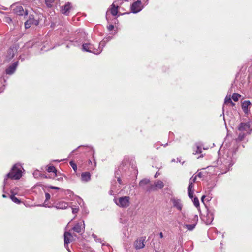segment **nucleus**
<instances>
[{
    "label": "nucleus",
    "instance_id": "ddd939ff",
    "mask_svg": "<svg viewBox=\"0 0 252 252\" xmlns=\"http://www.w3.org/2000/svg\"><path fill=\"white\" fill-rule=\"evenodd\" d=\"M18 65V62H15L11 65H10L5 70L6 73L7 74L11 75L13 74Z\"/></svg>",
    "mask_w": 252,
    "mask_h": 252
},
{
    "label": "nucleus",
    "instance_id": "79ce46f5",
    "mask_svg": "<svg viewBox=\"0 0 252 252\" xmlns=\"http://www.w3.org/2000/svg\"><path fill=\"white\" fill-rule=\"evenodd\" d=\"M196 176L197 177L198 176L200 178H201L202 177V173L201 172H200L197 174Z\"/></svg>",
    "mask_w": 252,
    "mask_h": 252
},
{
    "label": "nucleus",
    "instance_id": "39448f33",
    "mask_svg": "<svg viewBox=\"0 0 252 252\" xmlns=\"http://www.w3.org/2000/svg\"><path fill=\"white\" fill-rule=\"evenodd\" d=\"M142 8L141 1L137 0L133 3L131 6V10L133 13H136L141 10Z\"/></svg>",
    "mask_w": 252,
    "mask_h": 252
},
{
    "label": "nucleus",
    "instance_id": "a19ab883",
    "mask_svg": "<svg viewBox=\"0 0 252 252\" xmlns=\"http://www.w3.org/2000/svg\"><path fill=\"white\" fill-rule=\"evenodd\" d=\"M117 181H118V183H119L120 184H121V185H122V180H121V178L118 177V179H117Z\"/></svg>",
    "mask_w": 252,
    "mask_h": 252
},
{
    "label": "nucleus",
    "instance_id": "72a5a7b5",
    "mask_svg": "<svg viewBox=\"0 0 252 252\" xmlns=\"http://www.w3.org/2000/svg\"><path fill=\"white\" fill-rule=\"evenodd\" d=\"M50 197H51V196L50 195L49 193H45V198H46V199H45V201L44 202V203L45 204L46 202L49 200L50 199Z\"/></svg>",
    "mask_w": 252,
    "mask_h": 252
},
{
    "label": "nucleus",
    "instance_id": "09e8293b",
    "mask_svg": "<svg viewBox=\"0 0 252 252\" xmlns=\"http://www.w3.org/2000/svg\"><path fill=\"white\" fill-rule=\"evenodd\" d=\"M157 176V175H155V177H156Z\"/></svg>",
    "mask_w": 252,
    "mask_h": 252
},
{
    "label": "nucleus",
    "instance_id": "a878e982",
    "mask_svg": "<svg viewBox=\"0 0 252 252\" xmlns=\"http://www.w3.org/2000/svg\"><path fill=\"white\" fill-rule=\"evenodd\" d=\"M196 224L194 223L192 224H186L184 226V227L186 228L189 230H192Z\"/></svg>",
    "mask_w": 252,
    "mask_h": 252
},
{
    "label": "nucleus",
    "instance_id": "2f4dec72",
    "mask_svg": "<svg viewBox=\"0 0 252 252\" xmlns=\"http://www.w3.org/2000/svg\"><path fill=\"white\" fill-rule=\"evenodd\" d=\"M193 183L189 182L188 190H194L193 189Z\"/></svg>",
    "mask_w": 252,
    "mask_h": 252
},
{
    "label": "nucleus",
    "instance_id": "a211bd4d",
    "mask_svg": "<svg viewBox=\"0 0 252 252\" xmlns=\"http://www.w3.org/2000/svg\"><path fill=\"white\" fill-rule=\"evenodd\" d=\"M82 47L84 50L91 52L92 49V45L90 43H84L82 45Z\"/></svg>",
    "mask_w": 252,
    "mask_h": 252
},
{
    "label": "nucleus",
    "instance_id": "20e7f679",
    "mask_svg": "<svg viewBox=\"0 0 252 252\" xmlns=\"http://www.w3.org/2000/svg\"><path fill=\"white\" fill-rule=\"evenodd\" d=\"M129 196H124L120 197L118 199V202L116 201L115 202L117 205L121 207L126 208L129 206Z\"/></svg>",
    "mask_w": 252,
    "mask_h": 252
},
{
    "label": "nucleus",
    "instance_id": "1a4fd4ad",
    "mask_svg": "<svg viewBox=\"0 0 252 252\" xmlns=\"http://www.w3.org/2000/svg\"><path fill=\"white\" fill-rule=\"evenodd\" d=\"M250 128V124L249 122L241 123L238 127L239 131L241 132H248Z\"/></svg>",
    "mask_w": 252,
    "mask_h": 252
},
{
    "label": "nucleus",
    "instance_id": "0eeeda50",
    "mask_svg": "<svg viewBox=\"0 0 252 252\" xmlns=\"http://www.w3.org/2000/svg\"><path fill=\"white\" fill-rule=\"evenodd\" d=\"M85 226L84 221L83 220L81 222L76 223L72 228V230L75 232L80 233H81L82 231H84Z\"/></svg>",
    "mask_w": 252,
    "mask_h": 252
},
{
    "label": "nucleus",
    "instance_id": "c03bdc74",
    "mask_svg": "<svg viewBox=\"0 0 252 252\" xmlns=\"http://www.w3.org/2000/svg\"><path fill=\"white\" fill-rule=\"evenodd\" d=\"M159 236H160V237L161 238H162L163 237V235L162 232H160V233H159Z\"/></svg>",
    "mask_w": 252,
    "mask_h": 252
},
{
    "label": "nucleus",
    "instance_id": "58836bf2",
    "mask_svg": "<svg viewBox=\"0 0 252 252\" xmlns=\"http://www.w3.org/2000/svg\"><path fill=\"white\" fill-rule=\"evenodd\" d=\"M78 208H72V212L73 214L77 213L78 211Z\"/></svg>",
    "mask_w": 252,
    "mask_h": 252
},
{
    "label": "nucleus",
    "instance_id": "c85d7f7f",
    "mask_svg": "<svg viewBox=\"0 0 252 252\" xmlns=\"http://www.w3.org/2000/svg\"><path fill=\"white\" fill-rule=\"evenodd\" d=\"M193 201L194 205L197 208L199 207V200L198 199V198L197 197H194V199H193Z\"/></svg>",
    "mask_w": 252,
    "mask_h": 252
},
{
    "label": "nucleus",
    "instance_id": "4be33fe9",
    "mask_svg": "<svg viewBox=\"0 0 252 252\" xmlns=\"http://www.w3.org/2000/svg\"><path fill=\"white\" fill-rule=\"evenodd\" d=\"M150 181L149 179H144L141 180L139 182V186L140 187L143 188L145 185L149 184L150 183Z\"/></svg>",
    "mask_w": 252,
    "mask_h": 252
},
{
    "label": "nucleus",
    "instance_id": "cd10ccee",
    "mask_svg": "<svg viewBox=\"0 0 252 252\" xmlns=\"http://www.w3.org/2000/svg\"><path fill=\"white\" fill-rule=\"evenodd\" d=\"M10 198L13 202L19 204L20 203V201L17 197H16L14 195H11Z\"/></svg>",
    "mask_w": 252,
    "mask_h": 252
},
{
    "label": "nucleus",
    "instance_id": "412c9836",
    "mask_svg": "<svg viewBox=\"0 0 252 252\" xmlns=\"http://www.w3.org/2000/svg\"><path fill=\"white\" fill-rule=\"evenodd\" d=\"M207 216L209 218L208 219L205 220V219L203 218V220H204V221H205L206 224L207 225H208V224H210L211 223V222H212V221L213 220V218L212 217V214H208Z\"/></svg>",
    "mask_w": 252,
    "mask_h": 252
},
{
    "label": "nucleus",
    "instance_id": "dca6fc26",
    "mask_svg": "<svg viewBox=\"0 0 252 252\" xmlns=\"http://www.w3.org/2000/svg\"><path fill=\"white\" fill-rule=\"evenodd\" d=\"M118 8H119V6L117 5H116L114 3H113L112 4L111 7L110 8L109 11H110L111 14L113 16L117 15L118 12Z\"/></svg>",
    "mask_w": 252,
    "mask_h": 252
},
{
    "label": "nucleus",
    "instance_id": "7c9ffc66",
    "mask_svg": "<svg viewBox=\"0 0 252 252\" xmlns=\"http://www.w3.org/2000/svg\"><path fill=\"white\" fill-rule=\"evenodd\" d=\"M188 191L189 196L190 198H193L194 190H188Z\"/></svg>",
    "mask_w": 252,
    "mask_h": 252
},
{
    "label": "nucleus",
    "instance_id": "473e14b6",
    "mask_svg": "<svg viewBox=\"0 0 252 252\" xmlns=\"http://www.w3.org/2000/svg\"><path fill=\"white\" fill-rule=\"evenodd\" d=\"M196 179H197V176H192L190 179L189 182L194 184L196 182Z\"/></svg>",
    "mask_w": 252,
    "mask_h": 252
},
{
    "label": "nucleus",
    "instance_id": "49530a36",
    "mask_svg": "<svg viewBox=\"0 0 252 252\" xmlns=\"http://www.w3.org/2000/svg\"><path fill=\"white\" fill-rule=\"evenodd\" d=\"M2 197H3V198H5V197H6V196L5 194H3V195H2Z\"/></svg>",
    "mask_w": 252,
    "mask_h": 252
},
{
    "label": "nucleus",
    "instance_id": "e433bc0d",
    "mask_svg": "<svg viewBox=\"0 0 252 252\" xmlns=\"http://www.w3.org/2000/svg\"><path fill=\"white\" fill-rule=\"evenodd\" d=\"M196 154H197V153H200L201 152V148H200L199 147H197L196 148Z\"/></svg>",
    "mask_w": 252,
    "mask_h": 252
},
{
    "label": "nucleus",
    "instance_id": "5701e85b",
    "mask_svg": "<svg viewBox=\"0 0 252 252\" xmlns=\"http://www.w3.org/2000/svg\"><path fill=\"white\" fill-rule=\"evenodd\" d=\"M8 57L9 59H12L14 56V52L13 49L10 48L7 51Z\"/></svg>",
    "mask_w": 252,
    "mask_h": 252
},
{
    "label": "nucleus",
    "instance_id": "c756f323",
    "mask_svg": "<svg viewBox=\"0 0 252 252\" xmlns=\"http://www.w3.org/2000/svg\"><path fill=\"white\" fill-rule=\"evenodd\" d=\"M243 132H241V133H239L238 135V138L240 141L243 140L244 137H245L246 134Z\"/></svg>",
    "mask_w": 252,
    "mask_h": 252
},
{
    "label": "nucleus",
    "instance_id": "aec40b11",
    "mask_svg": "<svg viewBox=\"0 0 252 252\" xmlns=\"http://www.w3.org/2000/svg\"><path fill=\"white\" fill-rule=\"evenodd\" d=\"M59 0H45V4L48 7H52L54 4L56 3Z\"/></svg>",
    "mask_w": 252,
    "mask_h": 252
},
{
    "label": "nucleus",
    "instance_id": "bb28decb",
    "mask_svg": "<svg viewBox=\"0 0 252 252\" xmlns=\"http://www.w3.org/2000/svg\"><path fill=\"white\" fill-rule=\"evenodd\" d=\"M69 164L72 167L74 171L76 172L77 169V165L76 164V163L74 161H71L69 162Z\"/></svg>",
    "mask_w": 252,
    "mask_h": 252
},
{
    "label": "nucleus",
    "instance_id": "c9c22d12",
    "mask_svg": "<svg viewBox=\"0 0 252 252\" xmlns=\"http://www.w3.org/2000/svg\"><path fill=\"white\" fill-rule=\"evenodd\" d=\"M114 26L113 25L111 24L107 26V29L109 31H111L113 30Z\"/></svg>",
    "mask_w": 252,
    "mask_h": 252
},
{
    "label": "nucleus",
    "instance_id": "a18cd8bd",
    "mask_svg": "<svg viewBox=\"0 0 252 252\" xmlns=\"http://www.w3.org/2000/svg\"><path fill=\"white\" fill-rule=\"evenodd\" d=\"M229 104H230L232 106H235V103H233L232 101V103H230Z\"/></svg>",
    "mask_w": 252,
    "mask_h": 252
},
{
    "label": "nucleus",
    "instance_id": "423d86ee",
    "mask_svg": "<svg viewBox=\"0 0 252 252\" xmlns=\"http://www.w3.org/2000/svg\"><path fill=\"white\" fill-rule=\"evenodd\" d=\"M72 9V6L71 5V3L67 2L64 6L61 7V11L62 14L65 15H68Z\"/></svg>",
    "mask_w": 252,
    "mask_h": 252
},
{
    "label": "nucleus",
    "instance_id": "4c0bfd02",
    "mask_svg": "<svg viewBox=\"0 0 252 252\" xmlns=\"http://www.w3.org/2000/svg\"><path fill=\"white\" fill-rule=\"evenodd\" d=\"M49 188L50 189H57V190L60 189V188L55 187V186H50L49 187Z\"/></svg>",
    "mask_w": 252,
    "mask_h": 252
},
{
    "label": "nucleus",
    "instance_id": "f8f14e48",
    "mask_svg": "<svg viewBox=\"0 0 252 252\" xmlns=\"http://www.w3.org/2000/svg\"><path fill=\"white\" fill-rule=\"evenodd\" d=\"M73 236L69 232H65L64 233V242L65 247H68V245L72 241Z\"/></svg>",
    "mask_w": 252,
    "mask_h": 252
},
{
    "label": "nucleus",
    "instance_id": "37998d69",
    "mask_svg": "<svg viewBox=\"0 0 252 252\" xmlns=\"http://www.w3.org/2000/svg\"><path fill=\"white\" fill-rule=\"evenodd\" d=\"M205 197H206V196H205V195H203V196H202V197H201V201H202V202H204V198H205Z\"/></svg>",
    "mask_w": 252,
    "mask_h": 252
},
{
    "label": "nucleus",
    "instance_id": "f3484780",
    "mask_svg": "<svg viewBox=\"0 0 252 252\" xmlns=\"http://www.w3.org/2000/svg\"><path fill=\"white\" fill-rule=\"evenodd\" d=\"M91 179L90 173L88 172L82 173L81 174V179L85 182H88Z\"/></svg>",
    "mask_w": 252,
    "mask_h": 252
},
{
    "label": "nucleus",
    "instance_id": "f257e3e1",
    "mask_svg": "<svg viewBox=\"0 0 252 252\" xmlns=\"http://www.w3.org/2000/svg\"><path fill=\"white\" fill-rule=\"evenodd\" d=\"M6 176L8 178H10L13 180H18L21 177L22 172L21 170L15 165Z\"/></svg>",
    "mask_w": 252,
    "mask_h": 252
},
{
    "label": "nucleus",
    "instance_id": "6e6552de",
    "mask_svg": "<svg viewBox=\"0 0 252 252\" xmlns=\"http://www.w3.org/2000/svg\"><path fill=\"white\" fill-rule=\"evenodd\" d=\"M13 12L17 15L22 16L24 14L27 15L28 11L27 10L25 11L24 10L23 7L21 5L16 6L13 9Z\"/></svg>",
    "mask_w": 252,
    "mask_h": 252
},
{
    "label": "nucleus",
    "instance_id": "9b49d317",
    "mask_svg": "<svg viewBox=\"0 0 252 252\" xmlns=\"http://www.w3.org/2000/svg\"><path fill=\"white\" fill-rule=\"evenodd\" d=\"M171 201L172 202L173 205L174 207L176 208L179 211L182 210L183 205L181 199L173 198L171 199Z\"/></svg>",
    "mask_w": 252,
    "mask_h": 252
},
{
    "label": "nucleus",
    "instance_id": "6ab92c4d",
    "mask_svg": "<svg viewBox=\"0 0 252 252\" xmlns=\"http://www.w3.org/2000/svg\"><path fill=\"white\" fill-rule=\"evenodd\" d=\"M47 171L48 172H53L55 174V176H57V169L53 165H49L47 166Z\"/></svg>",
    "mask_w": 252,
    "mask_h": 252
},
{
    "label": "nucleus",
    "instance_id": "ea45409f",
    "mask_svg": "<svg viewBox=\"0 0 252 252\" xmlns=\"http://www.w3.org/2000/svg\"><path fill=\"white\" fill-rule=\"evenodd\" d=\"M5 21L6 22L9 23L12 21V20L10 17H5Z\"/></svg>",
    "mask_w": 252,
    "mask_h": 252
},
{
    "label": "nucleus",
    "instance_id": "7ed1b4c3",
    "mask_svg": "<svg viewBox=\"0 0 252 252\" xmlns=\"http://www.w3.org/2000/svg\"><path fill=\"white\" fill-rule=\"evenodd\" d=\"M38 24V19H36L34 15H30L29 16L28 19L25 23V27L26 29H28L32 25L37 26Z\"/></svg>",
    "mask_w": 252,
    "mask_h": 252
},
{
    "label": "nucleus",
    "instance_id": "4468645a",
    "mask_svg": "<svg viewBox=\"0 0 252 252\" xmlns=\"http://www.w3.org/2000/svg\"><path fill=\"white\" fill-rule=\"evenodd\" d=\"M68 204L64 201H60L55 204L54 206V207L58 209H65L67 208Z\"/></svg>",
    "mask_w": 252,
    "mask_h": 252
},
{
    "label": "nucleus",
    "instance_id": "f704fd0d",
    "mask_svg": "<svg viewBox=\"0 0 252 252\" xmlns=\"http://www.w3.org/2000/svg\"><path fill=\"white\" fill-rule=\"evenodd\" d=\"M193 220H194V222H195L194 223L196 224L197 223V221H198V215H194L193 216Z\"/></svg>",
    "mask_w": 252,
    "mask_h": 252
},
{
    "label": "nucleus",
    "instance_id": "de8ad7c7",
    "mask_svg": "<svg viewBox=\"0 0 252 252\" xmlns=\"http://www.w3.org/2000/svg\"><path fill=\"white\" fill-rule=\"evenodd\" d=\"M157 176V175H155V177H156Z\"/></svg>",
    "mask_w": 252,
    "mask_h": 252
},
{
    "label": "nucleus",
    "instance_id": "b1692460",
    "mask_svg": "<svg viewBox=\"0 0 252 252\" xmlns=\"http://www.w3.org/2000/svg\"><path fill=\"white\" fill-rule=\"evenodd\" d=\"M241 95L238 93H233L232 95V99L235 102H237L239 100V99L240 98Z\"/></svg>",
    "mask_w": 252,
    "mask_h": 252
},
{
    "label": "nucleus",
    "instance_id": "2eb2a0df",
    "mask_svg": "<svg viewBox=\"0 0 252 252\" xmlns=\"http://www.w3.org/2000/svg\"><path fill=\"white\" fill-rule=\"evenodd\" d=\"M251 102L249 100L244 101L242 104V109L246 114H248L249 112V107L251 105Z\"/></svg>",
    "mask_w": 252,
    "mask_h": 252
},
{
    "label": "nucleus",
    "instance_id": "9d476101",
    "mask_svg": "<svg viewBox=\"0 0 252 252\" xmlns=\"http://www.w3.org/2000/svg\"><path fill=\"white\" fill-rule=\"evenodd\" d=\"M145 239L142 237L137 239L134 243V246L136 249L143 248L145 247L144 244Z\"/></svg>",
    "mask_w": 252,
    "mask_h": 252
},
{
    "label": "nucleus",
    "instance_id": "f03ea898",
    "mask_svg": "<svg viewBox=\"0 0 252 252\" xmlns=\"http://www.w3.org/2000/svg\"><path fill=\"white\" fill-rule=\"evenodd\" d=\"M164 183L160 180H157L154 184L148 186L146 190L147 191H156L158 189H161L164 187Z\"/></svg>",
    "mask_w": 252,
    "mask_h": 252
},
{
    "label": "nucleus",
    "instance_id": "393cba45",
    "mask_svg": "<svg viewBox=\"0 0 252 252\" xmlns=\"http://www.w3.org/2000/svg\"><path fill=\"white\" fill-rule=\"evenodd\" d=\"M232 98L231 97L230 94L227 95L224 99V103L226 105L229 104L230 103H232Z\"/></svg>",
    "mask_w": 252,
    "mask_h": 252
}]
</instances>
